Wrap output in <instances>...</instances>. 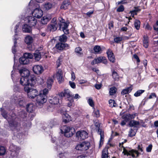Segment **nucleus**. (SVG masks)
Returning <instances> with one entry per match:
<instances>
[{"mask_svg":"<svg viewBox=\"0 0 158 158\" xmlns=\"http://www.w3.org/2000/svg\"><path fill=\"white\" fill-rule=\"evenodd\" d=\"M9 109L3 105L2 107L1 108V114L3 118L7 119L10 129L13 131H18L19 130L20 126L19 119L14 114L8 118L7 112V110H9Z\"/></svg>","mask_w":158,"mask_h":158,"instance_id":"f257e3e1","label":"nucleus"},{"mask_svg":"<svg viewBox=\"0 0 158 158\" xmlns=\"http://www.w3.org/2000/svg\"><path fill=\"white\" fill-rule=\"evenodd\" d=\"M21 77L19 80L20 84L22 85H26L30 84L31 82V85L35 83V77H34L29 76L30 72L26 68H23L19 70Z\"/></svg>","mask_w":158,"mask_h":158,"instance_id":"f03ea898","label":"nucleus"},{"mask_svg":"<svg viewBox=\"0 0 158 158\" xmlns=\"http://www.w3.org/2000/svg\"><path fill=\"white\" fill-rule=\"evenodd\" d=\"M31 82L30 84H28L24 85V90L27 94V95L29 98H34L38 95V92L37 90L32 88L35 84L31 85Z\"/></svg>","mask_w":158,"mask_h":158,"instance_id":"7ed1b4c3","label":"nucleus"},{"mask_svg":"<svg viewBox=\"0 0 158 158\" xmlns=\"http://www.w3.org/2000/svg\"><path fill=\"white\" fill-rule=\"evenodd\" d=\"M122 147L123 148V153L125 155L129 156L128 158H138L140 154L138 151L134 149L128 151L123 146Z\"/></svg>","mask_w":158,"mask_h":158,"instance_id":"20e7f679","label":"nucleus"},{"mask_svg":"<svg viewBox=\"0 0 158 158\" xmlns=\"http://www.w3.org/2000/svg\"><path fill=\"white\" fill-rule=\"evenodd\" d=\"M33 57V55L31 53H25L23 57L19 58V62L22 64H28L29 62V59H31Z\"/></svg>","mask_w":158,"mask_h":158,"instance_id":"39448f33","label":"nucleus"},{"mask_svg":"<svg viewBox=\"0 0 158 158\" xmlns=\"http://www.w3.org/2000/svg\"><path fill=\"white\" fill-rule=\"evenodd\" d=\"M90 144L89 142H84L78 144L76 147V150L81 151H86L89 148Z\"/></svg>","mask_w":158,"mask_h":158,"instance_id":"423d86ee","label":"nucleus"},{"mask_svg":"<svg viewBox=\"0 0 158 158\" xmlns=\"http://www.w3.org/2000/svg\"><path fill=\"white\" fill-rule=\"evenodd\" d=\"M62 131L64 132L65 136L67 137L72 136L75 132L74 128H70L66 126L63 127Z\"/></svg>","mask_w":158,"mask_h":158,"instance_id":"0eeeda50","label":"nucleus"},{"mask_svg":"<svg viewBox=\"0 0 158 158\" xmlns=\"http://www.w3.org/2000/svg\"><path fill=\"white\" fill-rule=\"evenodd\" d=\"M34 7H35L36 8L34 9V11L32 12V15L37 18H40L43 15V11L40 8L38 5L37 6H35L34 5Z\"/></svg>","mask_w":158,"mask_h":158,"instance_id":"6e6552de","label":"nucleus"},{"mask_svg":"<svg viewBox=\"0 0 158 158\" xmlns=\"http://www.w3.org/2000/svg\"><path fill=\"white\" fill-rule=\"evenodd\" d=\"M76 137L79 140H84L88 137V134L84 130L77 131L76 133Z\"/></svg>","mask_w":158,"mask_h":158,"instance_id":"1a4fd4ad","label":"nucleus"},{"mask_svg":"<svg viewBox=\"0 0 158 158\" xmlns=\"http://www.w3.org/2000/svg\"><path fill=\"white\" fill-rule=\"evenodd\" d=\"M36 100L37 104L41 106L46 102L47 96H43L42 94H39L37 96Z\"/></svg>","mask_w":158,"mask_h":158,"instance_id":"9d476101","label":"nucleus"},{"mask_svg":"<svg viewBox=\"0 0 158 158\" xmlns=\"http://www.w3.org/2000/svg\"><path fill=\"white\" fill-rule=\"evenodd\" d=\"M19 149L20 148L19 147L13 144L10 145L9 147V150L12 152L11 155L12 156H13V158L16 157Z\"/></svg>","mask_w":158,"mask_h":158,"instance_id":"9b49d317","label":"nucleus"},{"mask_svg":"<svg viewBox=\"0 0 158 158\" xmlns=\"http://www.w3.org/2000/svg\"><path fill=\"white\" fill-rule=\"evenodd\" d=\"M95 126L96 127V129L98 133L100 135V145L102 144L104 138V135L103 131L100 128V125L99 122H96L95 123ZM103 143H102V144Z\"/></svg>","mask_w":158,"mask_h":158,"instance_id":"f8f14e48","label":"nucleus"},{"mask_svg":"<svg viewBox=\"0 0 158 158\" xmlns=\"http://www.w3.org/2000/svg\"><path fill=\"white\" fill-rule=\"evenodd\" d=\"M102 62L105 64L107 63V61L106 58L104 56H100L95 58L91 62V64L94 65L97 64H98Z\"/></svg>","mask_w":158,"mask_h":158,"instance_id":"ddd939ff","label":"nucleus"},{"mask_svg":"<svg viewBox=\"0 0 158 158\" xmlns=\"http://www.w3.org/2000/svg\"><path fill=\"white\" fill-rule=\"evenodd\" d=\"M59 95L62 98L65 97L67 98H73V95L71 94L70 91L68 89H65L59 94Z\"/></svg>","mask_w":158,"mask_h":158,"instance_id":"4468645a","label":"nucleus"},{"mask_svg":"<svg viewBox=\"0 0 158 158\" xmlns=\"http://www.w3.org/2000/svg\"><path fill=\"white\" fill-rule=\"evenodd\" d=\"M25 21L27 23L28 25L32 27L35 26L37 23V19L34 17H27L25 19Z\"/></svg>","mask_w":158,"mask_h":158,"instance_id":"2eb2a0df","label":"nucleus"},{"mask_svg":"<svg viewBox=\"0 0 158 158\" xmlns=\"http://www.w3.org/2000/svg\"><path fill=\"white\" fill-rule=\"evenodd\" d=\"M55 48L58 50L62 51L65 49H68L69 48V46L67 44L59 42L56 44Z\"/></svg>","mask_w":158,"mask_h":158,"instance_id":"dca6fc26","label":"nucleus"},{"mask_svg":"<svg viewBox=\"0 0 158 158\" xmlns=\"http://www.w3.org/2000/svg\"><path fill=\"white\" fill-rule=\"evenodd\" d=\"M33 70L35 74H39L43 72L44 68L41 65H35L33 67Z\"/></svg>","mask_w":158,"mask_h":158,"instance_id":"f3484780","label":"nucleus"},{"mask_svg":"<svg viewBox=\"0 0 158 158\" xmlns=\"http://www.w3.org/2000/svg\"><path fill=\"white\" fill-rule=\"evenodd\" d=\"M54 76L55 77L57 78L59 83H61L63 79L62 70L60 69H59L57 71L56 73Z\"/></svg>","mask_w":158,"mask_h":158,"instance_id":"a211bd4d","label":"nucleus"},{"mask_svg":"<svg viewBox=\"0 0 158 158\" xmlns=\"http://www.w3.org/2000/svg\"><path fill=\"white\" fill-rule=\"evenodd\" d=\"M19 24L18 23L16 25L15 28V39H14V46L12 47V52L14 53L15 54V53L16 52V51L15 50V48L16 47V45L17 44L16 42V38L15 37V36H17V34L16 33L18 32V29L19 27Z\"/></svg>","mask_w":158,"mask_h":158,"instance_id":"6ab92c4d","label":"nucleus"},{"mask_svg":"<svg viewBox=\"0 0 158 158\" xmlns=\"http://www.w3.org/2000/svg\"><path fill=\"white\" fill-rule=\"evenodd\" d=\"M49 103L52 104H57L60 103L61 100L60 101L59 98L57 97H51L49 99Z\"/></svg>","mask_w":158,"mask_h":158,"instance_id":"aec40b11","label":"nucleus"},{"mask_svg":"<svg viewBox=\"0 0 158 158\" xmlns=\"http://www.w3.org/2000/svg\"><path fill=\"white\" fill-rule=\"evenodd\" d=\"M51 17L49 15L44 16L41 19V22L43 24H45L51 19Z\"/></svg>","mask_w":158,"mask_h":158,"instance_id":"412c9836","label":"nucleus"},{"mask_svg":"<svg viewBox=\"0 0 158 158\" xmlns=\"http://www.w3.org/2000/svg\"><path fill=\"white\" fill-rule=\"evenodd\" d=\"M62 26L59 27L60 29L63 31L65 34H67L69 33V30L67 29L68 25L66 23H62Z\"/></svg>","mask_w":158,"mask_h":158,"instance_id":"4be33fe9","label":"nucleus"},{"mask_svg":"<svg viewBox=\"0 0 158 158\" xmlns=\"http://www.w3.org/2000/svg\"><path fill=\"white\" fill-rule=\"evenodd\" d=\"M109 60L110 61L113 63L115 62V58L113 53L110 50H108L107 52Z\"/></svg>","mask_w":158,"mask_h":158,"instance_id":"5701e85b","label":"nucleus"},{"mask_svg":"<svg viewBox=\"0 0 158 158\" xmlns=\"http://www.w3.org/2000/svg\"><path fill=\"white\" fill-rule=\"evenodd\" d=\"M58 27L57 24H49L47 26V30L49 31H54L56 30Z\"/></svg>","mask_w":158,"mask_h":158,"instance_id":"b1692460","label":"nucleus"},{"mask_svg":"<svg viewBox=\"0 0 158 158\" xmlns=\"http://www.w3.org/2000/svg\"><path fill=\"white\" fill-rule=\"evenodd\" d=\"M27 111L29 113H32L35 109V106L32 103L28 104L26 106Z\"/></svg>","mask_w":158,"mask_h":158,"instance_id":"393cba45","label":"nucleus"},{"mask_svg":"<svg viewBox=\"0 0 158 158\" xmlns=\"http://www.w3.org/2000/svg\"><path fill=\"white\" fill-rule=\"evenodd\" d=\"M69 142L67 140L62 139L60 141L59 146L61 148H66L69 147Z\"/></svg>","mask_w":158,"mask_h":158,"instance_id":"a878e982","label":"nucleus"},{"mask_svg":"<svg viewBox=\"0 0 158 158\" xmlns=\"http://www.w3.org/2000/svg\"><path fill=\"white\" fill-rule=\"evenodd\" d=\"M31 27L28 24H25L23 27V31L25 33H30L31 31Z\"/></svg>","mask_w":158,"mask_h":158,"instance_id":"bb28decb","label":"nucleus"},{"mask_svg":"<svg viewBox=\"0 0 158 158\" xmlns=\"http://www.w3.org/2000/svg\"><path fill=\"white\" fill-rule=\"evenodd\" d=\"M70 4V2L68 0H64L60 6L61 9H66Z\"/></svg>","mask_w":158,"mask_h":158,"instance_id":"cd10ccee","label":"nucleus"},{"mask_svg":"<svg viewBox=\"0 0 158 158\" xmlns=\"http://www.w3.org/2000/svg\"><path fill=\"white\" fill-rule=\"evenodd\" d=\"M132 89V86L127 87L123 90L121 92V94L123 95L128 94L131 92Z\"/></svg>","mask_w":158,"mask_h":158,"instance_id":"c85d7f7f","label":"nucleus"},{"mask_svg":"<svg viewBox=\"0 0 158 158\" xmlns=\"http://www.w3.org/2000/svg\"><path fill=\"white\" fill-rule=\"evenodd\" d=\"M24 40L27 44L30 45L33 42V38L30 36L27 35L25 37Z\"/></svg>","mask_w":158,"mask_h":158,"instance_id":"c756f323","label":"nucleus"},{"mask_svg":"<svg viewBox=\"0 0 158 158\" xmlns=\"http://www.w3.org/2000/svg\"><path fill=\"white\" fill-rule=\"evenodd\" d=\"M70 116L68 114L64 113L62 115L63 121L65 123L69 122L70 120Z\"/></svg>","mask_w":158,"mask_h":158,"instance_id":"7c9ffc66","label":"nucleus"},{"mask_svg":"<svg viewBox=\"0 0 158 158\" xmlns=\"http://www.w3.org/2000/svg\"><path fill=\"white\" fill-rule=\"evenodd\" d=\"M143 46L145 48H148L149 45V41L148 37L145 35L143 37Z\"/></svg>","mask_w":158,"mask_h":158,"instance_id":"2f4dec72","label":"nucleus"},{"mask_svg":"<svg viewBox=\"0 0 158 158\" xmlns=\"http://www.w3.org/2000/svg\"><path fill=\"white\" fill-rule=\"evenodd\" d=\"M112 75L113 79L114 80L118 81L119 80V75L117 72L114 70H112Z\"/></svg>","mask_w":158,"mask_h":158,"instance_id":"473e14b6","label":"nucleus"},{"mask_svg":"<svg viewBox=\"0 0 158 158\" xmlns=\"http://www.w3.org/2000/svg\"><path fill=\"white\" fill-rule=\"evenodd\" d=\"M34 56L36 60H39L41 58V52L39 51H36L34 53Z\"/></svg>","mask_w":158,"mask_h":158,"instance_id":"72a5a7b5","label":"nucleus"},{"mask_svg":"<svg viewBox=\"0 0 158 158\" xmlns=\"http://www.w3.org/2000/svg\"><path fill=\"white\" fill-rule=\"evenodd\" d=\"M108 148H106L102 151V158H107L108 157Z\"/></svg>","mask_w":158,"mask_h":158,"instance_id":"f704fd0d","label":"nucleus"},{"mask_svg":"<svg viewBox=\"0 0 158 158\" xmlns=\"http://www.w3.org/2000/svg\"><path fill=\"white\" fill-rule=\"evenodd\" d=\"M52 7V5L51 3L47 2L43 5V7L46 10H48L51 9Z\"/></svg>","mask_w":158,"mask_h":158,"instance_id":"c9c22d12","label":"nucleus"},{"mask_svg":"<svg viewBox=\"0 0 158 158\" xmlns=\"http://www.w3.org/2000/svg\"><path fill=\"white\" fill-rule=\"evenodd\" d=\"M53 81L51 78H48L47 81V87L48 88L50 89L53 83Z\"/></svg>","mask_w":158,"mask_h":158,"instance_id":"e433bc0d","label":"nucleus"},{"mask_svg":"<svg viewBox=\"0 0 158 158\" xmlns=\"http://www.w3.org/2000/svg\"><path fill=\"white\" fill-rule=\"evenodd\" d=\"M20 98H18L17 95H14L11 98V100L12 102L14 103H15L17 104L18 103L19 100Z\"/></svg>","mask_w":158,"mask_h":158,"instance_id":"4c0bfd02","label":"nucleus"},{"mask_svg":"<svg viewBox=\"0 0 158 158\" xmlns=\"http://www.w3.org/2000/svg\"><path fill=\"white\" fill-rule=\"evenodd\" d=\"M135 27L137 30H139L140 27V22L139 20L135 19L134 22Z\"/></svg>","mask_w":158,"mask_h":158,"instance_id":"58836bf2","label":"nucleus"},{"mask_svg":"<svg viewBox=\"0 0 158 158\" xmlns=\"http://www.w3.org/2000/svg\"><path fill=\"white\" fill-rule=\"evenodd\" d=\"M117 89L114 86L111 87L109 90V94L110 95H114L116 92Z\"/></svg>","mask_w":158,"mask_h":158,"instance_id":"ea45409f","label":"nucleus"},{"mask_svg":"<svg viewBox=\"0 0 158 158\" xmlns=\"http://www.w3.org/2000/svg\"><path fill=\"white\" fill-rule=\"evenodd\" d=\"M67 36L63 34L59 37V40L60 42H65L67 41Z\"/></svg>","mask_w":158,"mask_h":158,"instance_id":"a19ab883","label":"nucleus"},{"mask_svg":"<svg viewBox=\"0 0 158 158\" xmlns=\"http://www.w3.org/2000/svg\"><path fill=\"white\" fill-rule=\"evenodd\" d=\"M139 122L135 120H132L129 123V125L130 127H135L136 125H139Z\"/></svg>","mask_w":158,"mask_h":158,"instance_id":"79ce46f5","label":"nucleus"},{"mask_svg":"<svg viewBox=\"0 0 158 158\" xmlns=\"http://www.w3.org/2000/svg\"><path fill=\"white\" fill-rule=\"evenodd\" d=\"M145 90H137L134 94V96L135 97L139 96L141 95L144 93Z\"/></svg>","mask_w":158,"mask_h":158,"instance_id":"37998d69","label":"nucleus"},{"mask_svg":"<svg viewBox=\"0 0 158 158\" xmlns=\"http://www.w3.org/2000/svg\"><path fill=\"white\" fill-rule=\"evenodd\" d=\"M101 48L100 46L98 45H96L94 48V53L95 54H97L101 51Z\"/></svg>","mask_w":158,"mask_h":158,"instance_id":"c03bdc74","label":"nucleus"},{"mask_svg":"<svg viewBox=\"0 0 158 158\" xmlns=\"http://www.w3.org/2000/svg\"><path fill=\"white\" fill-rule=\"evenodd\" d=\"M73 98H68L69 102H68V106L69 107L73 106V105L74 104Z\"/></svg>","mask_w":158,"mask_h":158,"instance_id":"a18cd8bd","label":"nucleus"},{"mask_svg":"<svg viewBox=\"0 0 158 158\" xmlns=\"http://www.w3.org/2000/svg\"><path fill=\"white\" fill-rule=\"evenodd\" d=\"M17 104H19V105L21 106H23L25 104V102L23 98L20 99L19 100L18 103Z\"/></svg>","mask_w":158,"mask_h":158,"instance_id":"49530a36","label":"nucleus"},{"mask_svg":"<svg viewBox=\"0 0 158 158\" xmlns=\"http://www.w3.org/2000/svg\"><path fill=\"white\" fill-rule=\"evenodd\" d=\"M109 102L110 106L111 107L116 106L117 104L114 100L110 99L109 100Z\"/></svg>","mask_w":158,"mask_h":158,"instance_id":"de8ad7c7","label":"nucleus"},{"mask_svg":"<svg viewBox=\"0 0 158 158\" xmlns=\"http://www.w3.org/2000/svg\"><path fill=\"white\" fill-rule=\"evenodd\" d=\"M130 114H127L123 116V119L126 121H129L131 119L130 118Z\"/></svg>","mask_w":158,"mask_h":158,"instance_id":"09e8293b","label":"nucleus"},{"mask_svg":"<svg viewBox=\"0 0 158 158\" xmlns=\"http://www.w3.org/2000/svg\"><path fill=\"white\" fill-rule=\"evenodd\" d=\"M6 151V149L4 147L0 146V155H4Z\"/></svg>","mask_w":158,"mask_h":158,"instance_id":"8fccbe9b","label":"nucleus"},{"mask_svg":"<svg viewBox=\"0 0 158 158\" xmlns=\"http://www.w3.org/2000/svg\"><path fill=\"white\" fill-rule=\"evenodd\" d=\"M27 113L24 110L19 112V115L22 118H24L26 116Z\"/></svg>","mask_w":158,"mask_h":158,"instance_id":"3c124183","label":"nucleus"},{"mask_svg":"<svg viewBox=\"0 0 158 158\" xmlns=\"http://www.w3.org/2000/svg\"><path fill=\"white\" fill-rule=\"evenodd\" d=\"M49 90L47 88H45L42 91H41L40 94H42L43 96L45 95L47 96V94L48 93Z\"/></svg>","mask_w":158,"mask_h":158,"instance_id":"603ef678","label":"nucleus"},{"mask_svg":"<svg viewBox=\"0 0 158 158\" xmlns=\"http://www.w3.org/2000/svg\"><path fill=\"white\" fill-rule=\"evenodd\" d=\"M123 38L121 37H116L114 39L115 43H120L122 40Z\"/></svg>","mask_w":158,"mask_h":158,"instance_id":"864d4df0","label":"nucleus"},{"mask_svg":"<svg viewBox=\"0 0 158 158\" xmlns=\"http://www.w3.org/2000/svg\"><path fill=\"white\" fill-rule=\"evenodd\" d=\"M93 114L94 116L97 118L100 116L99 111L98 110H95L93 112Z\"/></svg>","mask_w":158,"mask_h":158,"instance_id":"5fc2aeb1","label":"nucleus"},{"mask_svg":"<svg viewBox=\"0 0 158 158\" xmlns=\"http://www.w3.org/2000/svg\"><path fill=\"white\" fill-rule=\"evenodd\" d=\"M58 21L60 22V23H58L59 27L63 26L62 25V23H65L64 22V20L61 17H60L58 18Z\"/></svg>","mask_w":158,"mask_h":158,"instance_id":"6e6d98bb","label":"nucleus"},{"mask_svg":"<svg viewBox=\"0 0 158 158\" xmlns=\"http://www.w3.org/2000/svg\"><path fill=\"white\" fill-rule=\"evenodd\" d=\"M88 102L89 105L91 107H94V102L91 98H89L88 101Z\"/></svg>","mask_w":158,"mask_h":158,"instance_id":"4d7b16f0","label":"nucleus"},{"mask_svg":"<svg viewBox=\"0 0 158 158\" xmlns=\"http://www.w3.org/2000/svg\"><path fill=\"white\" fill-rule=\"evenodd\" d=\"M139 10V8L137 7H135V9L130 11V13L132 15V14H134L135 15L137 14V13Z\"/></svg>","mask_w":158,"mask_h":158,"instance_id":"13d9d810","label":"nucleus"},{"mask_svg":"<svg viewBox=\"0 0 158 158\" xmlns=\"http://www.w3.org/2000/svg\"><path fill=\"white\" fill-rule=\"evenodd\" d=\"M124 10V8L123 6L121 5L117 9V11L118 12H123Z\"/></svg>","mask_w":158,"mask_h":158,"instance_id":"bf43d9fd","label":"nucleus"},{"mask_svg":"<svg viewBox=\"0 0 158 158\" xmlns=\"http://www.w3.org/2000/svg\"><path fill=\"white\" fill-rule=\"evenodd\" d=\"M135 132H134V130L131 129L130 131L129 132V135L130 136L132 137L135 135Z\"/></svg>","mask_w":158,"mask_h":158,"instance_id":"052dcab7","label":"nucleus"},{"mask_svg":"<svg viewBox=\"0 0 158 158\" xmlns=\"http://www.w3.org/2000/svg\"><path fill=\"white\" fill-rule=\"evenodd\" d=\"M152 145L149 144L148 146L146 148V151L148 152H151L152 148Z\"/></svg>","mask_w":158,"mask_h":158,"instance_id":"680f3d73","label":"nucleus"},{"mask_svg":"<svg viewBox=\"0 0 158 158\" xmlns=\"http://www.w3.org/2000/svg\"><path fill=\"white\" fill-rule=\"evenodd\" d=\"M82 50L81 48L79 47L76 48L75 49V51L76 52L81 54V52Z\"/></svg>","mask_w":158,"mask_h":158,"instance_id":"e2e57ef3","label":"nucleus"},{"mask_svg":"<svg viewBox=\"0 0 158 158\" xmlns=\"http://www.w3.org/2000/svg\"><path fill=\"white\" fill-rule=\"evenodd\" d=\"M69 84L70 86L73 89H75L76 88V85L74 82L72 81H69Z\"/></svg>","mask_w":158,"mask_h":158,"instance_id":"0e129e2a","label":"nucleus"},{"mask_svg":"<svg viewBox=\"0 0 158 158\" xmlns=\"http://www.w3.org/2000/svg\"><path fill=\"white\" fill-rule=\"evenodd\" d=\"M56 18L54 17L52 19L51 21V24H57L56 22Z\"/></svg>","mask_w":158,"mask_h":158,"instance_id":"69168bd1","label":"nucleus"},{"mask_svg":"<svg viewBox=\"0 0 158 158\" xmlns=\"http://www.w3.org/2000/svg\"><path fill=\"white\" fill-rule=\"evenodd\" d=\"M129 28L131 29V28L129 26L128 27H123L121 29V30L123 31H126Z\"/></svg>","mask_w":158,"mask_h":158,"instance_id":"338daca9","label":"nucleus"},{"mask_svg":"<svg viewBox=\"0 0 158 158\" xmlns=\"http://www.w3.org/2000/svg\"><path fill=\"white\" fill-rule=\"evenodd\" d=\"M154 28L155 30L157 31V33L158 34V21L156 22V25L155 27H154Z\"/></svg>","mask_w":158,"mask_h":158,"instance_id":"774afa93","label":"nucleus"}]
</instances>
